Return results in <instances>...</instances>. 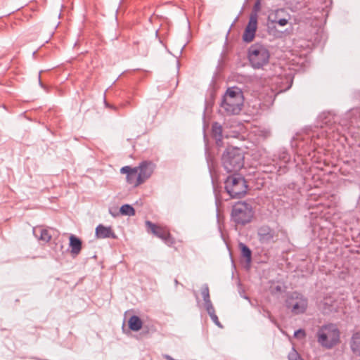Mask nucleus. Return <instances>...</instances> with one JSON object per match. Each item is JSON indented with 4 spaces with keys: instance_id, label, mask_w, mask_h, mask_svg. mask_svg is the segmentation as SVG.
Masks as SVG:
<instances>
[{
    "instance_id": "nucleus-20",
    "label": "nucleus",
    "mask_w": 360,
    "mask_h": 360,
    "mask_svg": "<svg viewBox=\"0 0 360 360\" xmlns=\"http://www.w3.org/2000/svg\"><path fill=\"white\" fill-rule=\"evenodd\" d=\"M120 212L122 214L134 216L135 214V210L132 206L128 204L123 205L120 207Z\"/></svg>"
},
{
    "instance_id": "nucleus-13",
    "label": "nucleus",
    "mask_w": 360,
    "mask_h": 360,
    "mask_svg": "<svg viewBox=\"0 0 360 360\" xmlns=\"http://www.w3.org/2000/svg\"><path fill=\"white\" fill-rule=\"evenodd\" d=\"M95 236L98 239L112 238L115 239L117 236L111 226H105L99 224L96 228Z\"/></svg>"
},
{
    "instance_id": "nucleus-10",
    "label": "nucleus",
    "mask_w": 360,
    "mask_h": 360,
    "mask_svg": "<svg viewBox=\"0 0 360 360\" xmlns=\"http://www.w3.org/2000/svg\"><path fill=\"white\" fill-rule=\"evenodd\" d=\"M257 29V20L255 17H250L249 22L245 29L243 34V40L246 43H250L253 41L255 37V33Z\"/></svg>"
},
{
    "instance_id": "nucleus-9",
    "label": "nucleus",
    "mask_w": 360,
    "mask_h": 360,
    "mask_svg": "<svg viewBox=\"0 0 360 360\" xmlns=\"http://www.w3.org/2000/svg\"><path fill=\"white\" fill-rule=\"evenodd\" d=\"M138 167L139 183L143 184L149 179L154 172L155 165L149 160L142 161Z\"/></svg>"
},
{
    "instance_id": "nucleus-1",
    "label": "nucleus",
    "mask_w": 360,
    "mask_h": 360,
    "mask_svg": "<svg viewBox=\"0 0 360 360\" xmlns=\"http://www.w3.org/2000/svg\"><path fill=\"white\" fill-rule=\"evenodd\" d=\"M316 340L323 348L331 349L340 342V331L335 323H326L317 330Z\"/></svg>"
},
{
    "instance_id": "nucleus-6",
    "label": "nucleus",
    "mask_w": 360,
    "mask_h": 360,
    "mask_svg": "<svg viewBox=\"0 0 360 360\" xmlns=\"http://www.w3.org/2000/svg\"><path fill=\"white\" fill-rule=\"evenodd\" d=\"M254 211L251 205L245 202H238L232 208L231 219L238 225H245L252 221Z\"/></svg>"
},
{
    "instance_id": "nucleus-21",
    "label": "nucleus",
    "mask_w": 360,
    "mask_h": 360,
    "mask_svg": "<svg viewBox=\"0 0 360 360\" xmlns=\"http://www.w3.org/2000/svg\"><path fill=\"white\" fill-rule=\"evenodd\" d=\"M201 295L202 296L205 304L212 302L210 296L209 287L207 284H204L201 288Z\"/></svg>"
},
{
    "instance_id": "nucleus-16",
    "label": "nucleus",
    "mask_w": 360,
    "mask_h": 360,
    "mask_svg": "<svg viewBox=\"0 0 360 360\" xmlns=\"http://www.w3.org/2000/svg\"><path fill=\"white\" fill-rule=\"evenodd\" d=\"M350 348L354 354L360 356V331L352 334L350 340Z\"/></svg>"
},
{
    "instance_id": "nucleus-5",
    "label": "nucleus",
    "mask_w": 360,
    "mask_h": 360,
    "mask_svg": "<svg viewBox=\"0 0 360 360\" xmlns=\"http://www.w3.org/2000/svg\"><path fill=\"white\" fill-rule=\"evenodd\" d=\"M225 190L231 198H241L248 191V185L243 176L233 174L224 181Z\"/></svg>"
},
{
    "instance_id": "nucleus-8",
    "label": "nucleus",
    "mask_w": 360,
    "mask_h": 360,
    "mask_svg": "<svg viewBox=\"0 0 360 360\" xmlns=\"http://www.w3.org/2000/svg\"><path fill=\"white\" fill-rule=\"evenodd\" d=\"M146 226L148 232L162 240L167 245L172 246L174 244V238L172 236L169 230L167 227L158 226L150 221H146Z\"/></svg>"
},
{
    "instance_id": "nucleus-23",
    "label": "nucleus",
    "mask_w": 360,
    "mask_h": 360,
    "mask_svg": "<svg viewBox=\"0 0 360 360\" xmlns=\"http://www.w3.org/2000/svg\"><path fill=\"white\" fill-rule=\"evenodd\" d=\"M288 360H304L299 353L292 347L288 356Z\"/></svg>"
},
{
    "instance_id": "nucleus-24",
    "label": "nucleus",
    "mask_w": 360,
    "mask_h": 360,
    "mask_svg": "<svg viewBox=\"0 0 360 360\" xmlns=\"http://www.w3.org/2000/svg\"><path fill=\"white\" fill-rule=\"evenodd\" d=\"M205 307L207 313L209 314L210 316H211L213 314H215V310L212 302L205 304Z\"/></svg>"
},
{
    "instance_id": "nucleus-14",
    "label": "nucleus",
    "mask_w": 360,
    "mask_h": 360,
    "mask_svg": "<svg viewBox=\"0 0 360 360\" xmlns=\"http://www.w3.org/2000/svg\"><path fill=\"white\" fill-rule=\"evenodd\" d=\"M223 128L217 122H214L212 125V136L215 140L216 145L218 147L223 146Z\"/></svg>"
},
{
    "instance_id": "nucleus-27",
    "label": "nucleus",
    "mask_w": 360,
    "mask_h": 360,
    "mask_svg": "<svg viewBox=\"0 0 360 360\" xmlns=\"http://www.w3.org/2000/svg\"><path fill=\"white\" fill-rule=\"evenodd\" d=\"M276 22L280 25V26H285L288 24V20L285 18H281V19H279L278 21H276Z\"/></svg>"
},
{
    "instance_id": "nucleus-19",
    "label": "nucleus",
    "mask_w": 360,
    "mask_h": 360,
    "mask_svg": "<svg viewBox=\"0 0 360 360\" xmlns=\"http://www.w3.org/2000/svg\"><path fill=\"white\" fill-rule=\"evenodd\" d=\"M238 246L241 251L242 256L245 258L247 263L250 264L252 260V252L250 249L243 243H240Z\"/></svg>"
},
{
    "instance_id": "nucleus-28",
    "label": "nucleus",
    "mask_w": 360,
    "mask_h": 360,
    "mask_svg": "<svg viewBox=\"0 0 360 360\" xmlns=\"http://www.w3.org/2000/svg\"><path fill=\"white\" fill-rule=\"evenodd\" d=\"M162 356L164 359H165L167 360H175L174 359H173L171 356H169L168 354H163Z\"/></svg>"
},
{
    "instance_id": "nucleus-17",
    "label": "nucleus",
    "mask_w": 360,
    "mask_h": 360,
    "mask_svg": "<svg viewBox=\"0 0 360 360\" xmlns=\"http://www.w3.org/2000/svg\"><path fill=\"white\" fill-rule=\"evenodd\" d=\"M70 247L71 253L77 255L82 250V240L74 235L70 237Z\"/></svg>"
},
{
    "instance_id": "nucleus-26",
    "label": "nucleus",
    "mask_w": 360,
    "mask_h": 360,
    "mask_svg": "<svg viewBox=\"0 0 360 360\" xmlns=\"http://www.w3.org/2000/svg\"><path fill=\"white\" fill-rule=\"evenodd\" d=\"M211 319L212 320V321L218 326L219 327H222L219 319H218V317L215 314H213L210 316Z\"/></svg>"
},
{
    "instance_id": "nucleus-7",
    "label": "nucleus",
    "mask_w": 360,
    "mask_h": 360,
    "mask_svg": "<svg viewBox=\"0 0 360 360\" xmlns=\"http://www.w3.org/2000/svg\"><path fill=\"white\" fill-rule=\"evenodd\" d=\"M285 306L293 314H304L308 307V300L302 294L293 292L286 299Z\"/></svg>"
},
{
    "instance_id": "nucleus-22",
    "label": "nucleus",
    "mask_w": 360,
    "mask_h": 360,
    "mask_svg": "<svg viewBox=\"0 0 360 360\" xmlns=\"http://www.w3.org/2000/svg\"><path fill=\"white\" fill-rule=\"evenodd\" d=\"M261 1L262 0H256L252 11L250 15V17H255V20L258 19V13L261 9Z\"/></svg>"
},
{
    "instance_id": "nucleus-12",
    "label": "nucleus",
    "mask_w": 360,
    "mask_h": 360,
    "mask_svg": "<svg viewBox=\"0 0 360 360\" xmlns=\"http://www.w3.org/2000/svg\"><path fill=\"white\" fill-rule=\"evenodd\" d=\"M120 172L127 175L126 179L128 184L134 186L141 184L139 183L138 167L132 168L130 166H124L120 169Z\"/></svg>"
},
{
    "instance_id": "nucleus-25",
    "label": "nucleus",
    "mask_w": 360,
    "mask_h": 360,
    "mask_svg": "<svg viewBox=\"0 0 360 360\" xmlns=\"http://www.w3.org/2000/svg\"><path fill=\"white\" fill-rule=\"evenodd\" d=\"M294 336H295V338H300V337H301V338H305V336H306V333H305L304 330H303V329H299V330H297L295 331Z\"/></svg>"
},
{
    "instance_id": "nucleus-29",
    "label": "nucleus",
    "mask_w": 360,
    "mask_h": 360,
    "mask_svg": "<svg viewBox=\"0 0 360 360\" xmlns=\"http://www.w3.org/2000/svg\"><path fill=\"white\" fill-rule=\"evenodd\" d=\"M39 84L41 85V86H43V84L40 79V77H39Z\"/></svg>"
},
{
    "instance_id": "nucleus-2",
    "label": "nucleus",
    "mask_w": 360,
    "mask_h": 360,
    "mask_svg": "<svg viewBox=\"0 0 360 360\" xmlns=\"http://www.w3.org/2000/svg\"><path fill=\"white\" fill-rule=\"evenodd\" d=\"M243 105V96L238 88H229L224 94L221 108L227 115H237L241 110Z\"/></svg>"
},
{
    "instance_id": "nucleus-11",
    "label": "nucleus",
    "mask_w": 360,
    "mask_h": 360,
    "mask_svg": "<svg viewBox=\"0 0 360 360\" xmlns=\"http://www.w3.org/2000/svg\"><path fill=\"white\" fill-rule=\"evenodd\" d=\"M257 236L261 243H269L276 236L275 231L268 225H262L257 229Z\"/></svg>"
},
{
    "instance_id": "nucleus-4",
    "label": "nucleus",
    "mask_w": 360,
    "mask_h": 360,
    "mask_svg": "<svg viewBox=\"0 0 360 360\" xmlns=\"http://www.w3.org/2000/svg\"><path fill=\"white\" fill-rule=\"evenodd\" d=\"M248 57L254 69H261L269 63L270 53L264 45L256 43L249 47Z\"/></svg>"
},
{
    "instance_id": "nucleus-15",
    "label": "nucleus",
    "mask_w": 360,
    "mask_h": 360,
    "mask_svg": "<svg viewBox=\"0 0 360 360\" xmlns=\"http://www.w3.org/2000/svg\"><path fill=\"white\" fill-rule=\"evenodd\" d=\"M33 234L36 238H37L39 240H41L44 243H49L51 239V235L49 233V231L46 229H44L42 227H35L33 229Z\"/></svg>"
},
{
    "instance_id": "nucleus-3",
    "label": "nucleus",
    "mask_w": 360,
    "mask_h": 360,
    "mask_svg": "<svg viewBox=\"0 0 360 360\" xmlns=\"http://www.w3.org/2000/svg\"><path fill=\"white\" fill-rule=\"evenodd\" d=\"M221 163L228 173H237L244 165V154L241 149L228 147L221 157Z\"/></svg>"
},
{
    "instance_id": "nucleus-18",
    "label": "nucleus",
    "mask_w": 360,
    "mask_h": 360,
    "mask_svg": "<svg viewBox=\"0 0 360 360\" xmlns=\"http://www.w3.org/2000/svg\"><path fill=\"white\" fill-rule=\"evenodd\" d=\"M128 324L131 330L138 331L141 329L143 321L138 316L134 315L129 319Z\"/></svg>"
}]
</instances>
